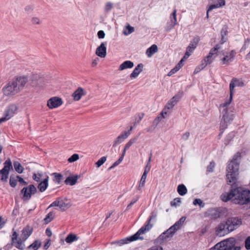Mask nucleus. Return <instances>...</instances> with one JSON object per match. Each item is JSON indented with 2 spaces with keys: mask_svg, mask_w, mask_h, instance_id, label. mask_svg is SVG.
<instances>
[{
  "mask_svg": "<svg viewBox=\"0 0 250 250\" xmlns=\"http://www.w3.org/2000/svg\"><path fill=\"white\" fill-rule=\"evenodd\" d=\"M29 82L35 89V92H40L48 83L47 78H41L38 74H32L29 80L26 75H21L17 78V87L19 90L22 89L26 83Z\"/></svg>",
  "mask_w": 250,
  "mask_h": 250,
  "instance_id": "f257e3e1",
  "label": "nucleus"
},
{
  "mask_svg": "<svg viewBox=\"0 0 250 250\" xmlns=\"http://www.w3.org/2000/svg\"><path fill=\"white\" fill-rule=\"evenodd\" d=\"M221 199L224 202L232 200L236 204L244 205L250 203V191L244 188L232 189L229 193L223 194Z\"/></svg>",
  "mask_w": 250,
  "mask_h": 250,
  "instance_id": "f03ea898",
  "label": "nucleus"
},
{
  "mask_svg": "<svg viewBox=\"0 0 250 250\" xmlns=\"http://www.w3.org/2000/svg\"><path fill=\"white\" fill-rule=\"evenodd\" d=\"M241 158V154L237 152L234 155L232 160L229 164L227 167V182L231 186L236 184L239 174V164Z\"/></svg>",
  "mask_w": 250,
  "mask_h": 250,
  "instance_id": "7ed1b4c3",
  "label": "nucleus"
},
{
  "mask_svg": "<svg viewBox=\"0 0 250 250\" xmlns=\"http://www.w3.org/2000/svg\"><path fill=\"white\" fill-rule=\"evenodd\" d=\"M186 219V217H182L173 225L160 235L156 239V243L161 244L169 240L174 236L176 232L181 229Z\"/></svg>",
  "mask_w": 250,
  "mask_h": 250,
  "instance_id": "20e7f679",
  "label": "nucleus"
},
{
  "mask_svg": "<svg viewBox=\"0 0 250 250\" xmlns=\"http://www.w3.org/2000/svg\"><path fill=\"white\" fill-rule=\"evenodd\" d=\"M232 99V95H229V97L225 102L220 105V112L222 116L220 123V130L223 132L233 120V115L229 112L228 106L230 104Z\"/></svg>",
  "mask_w": 250,
  "mask_h": 250,
  "instance_id": "39448f33",
  "label": "nucleus"
},
{
  "mask_svg": "<svg viewBox=\"0 0 250 250\" xmlns=\"http://www.w3.org/2000/svg\"><path fill=\"white\" fill-rule=\"evenodd\" d=\"M156 214H152L148 221V223L145 227H142L134 235L126 238L124 239H122L119 241L120 245L127 244L128 242H132L138 239L143 240L144 237L141 236V235L145 234L148 231L152 228L153 225L150 223V221L156 217Z\"/></svg>",
  "mask_w": 250,
  "mask_h": 250,
  "instance_id": "423d86ee",
  "label": "nucleus"
},
{
  "mask_svg": "<svg viewBox=\"0 0 250 250\" xmlns=\"http://www.w3.org/2000/svg\"><path fill=\"white\" fill-rule=\"evenodd\" d=\"M235 239L230 237L217 243L209 250H240V247H235Z\"/></svg>",
  "mask_w": 250,
  "mask_h": 250,
  "instance_id": "0eeeda50",
  "label": "nucleus"
},
{
  "mask_svg": "<svg viewBox=\"0 0 250 250\" xmlns=\"http://www.w3.org/2000/svg\"><path fill=\"white\" fill-rule=\"evenodd\" d=\"M33 231V228L29 226H26L21 230L20 238H17V248L23 250L25 248L24 244L25 241L31 235Z\"/></svg>",
  "mask_w": 250,
  "mask_h": 250,
  "instance_id": "6e6552de",
  "label": "nucleus"
},
{
  "mask_svg": "<svg viewBox=\"0 0 250 250\" xmlns=\"http://www.w3.org/2000/svg\"><path fill=\"white\" fill-rule=\"evenodd\" d=\"M220 48L219 44H216L209 51L208 55L201 62V68H204L208 64L212 63L218 56V50Z\"/></svg>",
  "mask_w": 250,
  "mask_h": 250,
  "instance_id": "1a4fd4ad",
  "label": "nucleus"
},
{
  "mask_svg": "<svg viewBox=\"0 0 250 250\" xmlns=\"http://www.w3.org/2000/svg\"><path fill=\"white\" fill-rule=\"evenodd\" d=\"M12 169H13L12 162L8 159L4 163V167L0 170V177L2 181H7L9 172Z\"/></svg>",
  "mask_w": 250,
  "mask_h": 250,
  "instance_id": "9d476101",
  "label": "nucleus"
},
{
  "mask_svg": "<svg viewBox=\"0 0 250 250\" xmlns=\"http://www.w3.org/2000/svg\"><path fill=\"white\" fill-rule=\"evenodd\" d=\"M37 192V188L33 185H30L28 187H24L21 190L22 199L24 201H28L32 194Z\"/></svg>",
  "mask_w": 250,
  "mask_h": 250,
  "instance_id": "9b49d317",
  "label": "nucleus"
},
{
  "mask_svg": "<svg viewBox=\"0 0 250 250\" xmlns=\"http://www.w3.org/2000/svg\"><path fill=\"white\" fill-rule=\"evenodd\" d=\"M230 232L239 228L242 224L241 219L238 217H229L225 222Z\"/></svg>",
  "mask_w": 250,
  "mask_h": 250,
  "instance_id": "f8f14e48",
  "label": "nucleus"
},
{
  "mask_svg": "<svg viewBox=\"0 0 250 250\" xmlns=\"http://www.w3.org/2000/svg\"><path fill=\"white\" fill-rule=\"evenodd\" d=\"M223 210L222 208H210L205 213V216L211 219H216L221 217Z\"/></svg>",
  "mask_w": 250,
  "mask_h": 250,
  "instance_id": "ddd939ff",
  "label": "nucleus"
},
{
  "mask_svg": "<svg viewBox=\"0 0 250 250\" xmlns=\"http://www.w3.org/2000/svg\"><path fill=\"white\" fill-rule=\"evenodd\" d=\"M215 232L217 236H224L230 233V231L227 227L225 222L220 223L215 228Z\"/></svg>",
  "mask_w": 250,
  "mask_h": 250,
  "instance_id": "4468645a",
  "label": "nucleus"
},
{
  "mask_svg": "<svg viewBox=\"0 0 250 250\" xmlns=\"http://www.w3.org/2000/svg\"><path fill=\"white\" fill-rule=\"evenodd\" d=\"M199 41V39L197 37L194 38L190 42L187 48V51L183 57V59H188L192 53L194 49L196 48L197 44Z\"/></svg>",
  "mask_w": 250,
  "mask_h": 250,
  "instance_id": "2eb2a0df",
  "label": "nucleus"
},
{
  "mask_svg": "<svg viewBox=\"0 0 250 250\" xmlns=\"http://www.w3.org/2000/svg\"><path fill=\"white\" fill-rule=\"evenodd\" d=\"M62 101L61 98L54 97L47 101V106L50 109L57 108L62 104Z\"/></svg>",
  "mask_w": 250,
  "mask_h": 250,
  "instance_id": "dca6fc26",
  "label": "nucleus"
},
{
  "mask_svg": "<svg viewBox=\"0 0 250 250\" xmlns=\"http://www.w3.org/2000/svg\"><path fill=\"white\" fill-rule=\"evenodd\" d=\"M106 43L105 42H102L100 45L98 47L96 50V54L102 58H105L106 55Z\"/></svg>",
  "mask_w": 250,
  "mask_h": 250,
  "instance_id": "f3484780",
  "label": "nucleus"
},
{
  "mask_svg": "<svg viewBox=\"0 0 250 250\" xmlns=\"http://www.w3.org/2000/svg\"><path fill=\"white\" fill-rule=\"evenodd\" d=\"M16 88V82L15 81L9 82L3 88L4 94H11L13 92Z\"/></svg>",
  "mask_w": 250,
  "mask_h": 250,
  "instance_id": "a211bd4d",
  "label": "nucleus"
},
{
  "mask_svg": "<svg viewBox=\"0 0 250 250\" xmlns=\"http://www.w3.org/2000/svg\"><path fill=\"white\" fill-rule=\"evenodd\" d=\"M181 99L180 95H175L170 100L168 101L167 104L166 105L171 109L173 110L174 106L177 104V103Z\"/></svg>",
  "mask_w": 250,
  "mask_h": 250,
  "instance_id": "6ab92c4d",
  "label": "nucleus"
},
{
  "mask_svg": "<svg viewBox=\"0 0 250 250\" xmlns=\"http://www.w3.org/2000/svg\"><path fill=\"white\" fill-rule=\"evenodd\" d=\"M244 83L242 80L236 79H233L230 83V94H232L233 92V90L234 87L236 86H241L243 85Z\"/></svg>",
  "mask_w": 250,
  "mask_h": 250,
  "instance_id": "aec40b11",
  "label": "nucleus"
},
{
  "mask_svg": "<svg viewBox=\"0 0 250 250\" xmlns=\"http://www.w3.org/2000/svg\"><path fill=\"white\" fill-rule=\"evenodd\" d=\"M80 177L81 176L78 175L69 176L66 178L65 180V183L66 185L73 186L77 183V180L79 178H80Z\"/></svg>",
  "mask_w": 250,
  "mask_h": 250,
  "instance_id": "412c9836",
  "label": "nucleus"
},
{
  "mask_svg": "<svg viewBox=\"0 0 250 250\" xmlns=\"http://www.w3.org/2000/svg\"><path fill=\"white\" fill-rule=\"evenodd\" d=\"M48 180L49 177L47 176L42 181H41L40 183L39 184L38 188L41 192H43L46 189L48 186Z\"/></svg>",
  "mask_w": 250,
  "mask_h": 250,
  "instance_id": "4be33fe9",
  "label": "nucleus"
},
{
  "mask_svg": "<svg viewBox=\"0 0 250 250\" xmlns=\"http://www.w3.org/2000/svg\"><path fill=\"white\" fill-rule=\"evenodd\" d=\"M235 52L234 50H232L229 55H226L222 59L223 64H227L234 60Z\"/></svg>",
  "mask_w": 250,
  "mask_h": 250,
  "instance_id": "5701e85b",
  "label": "nucleus"
},
{
  "mask_svg": "<svg viewBox=\"0 0 250 250\" xmlns=\"http://www.w3.org/2000/svg\"><path fill=\"white\" fill-rule=\"evenodd\" d=\"M172 111V110L170 108L165 105V106L164 107V108H163V109L158 116H160L162 119H165L168 117L170 115Z\"/></svg>",
  "mask_w": 250,
  "mask_h": 250,
  "instance_id": "b1692460",
  "label": "nucleus"
},
{
  "mask_svg": "<svg viewBox=\"0 0 250 250\" xmlns=\"http://www.w3.org/2000/svg\"><path fill=\"white\" fill-rule=\"evenodd\" d=\"M129 136V132H125L122 133L116 138L114 141V145H118L123 142L125 139L128 138Z\"/></svg>",
  "mask_w": 250,
  "mask_h": 250,
  "instance_id": "393cba45",
  "label": "nucleus"
},
{
  "mask_svg": "<svg viewBox=\"0 0 250 250\" xmlns=\"http://www.w3.org/2000/svg\"><path fill=\"white\" fill-rule=\"evenodd\" d=\"M134 63L130 61H125L120 64L119 70L123 71L126 69L131 68L133 67Z\"/></svg>",
  "mask_w": 250,
  "mask_h": 250,
  "instance_id": "a878e982",
  "label": "nucleus"
},
{
  "mask_svg": "<svg viewBox=\"0 0 250 250\" xmlns=\"http://www.w3.org/2000/svg\"><path fill=\"white\" fill-rule=\"evenodd\" d=\"M71 206L70 202L66 199L61 200L59 208L62 211L69 208Z\"/></svg>",
  "mask_w": 250,
  "mask_h": 250,
  "instance_id": "bb28decb",
  "label": "nucleus"
},
{
  "mask_svg": "<svg viewBox=\"0 0 250 250\" xmlns=\"http://www.w3.org/2000/svg\"><path fill=\"white\" fill-rule=\"evenodd\" d=\"M143 64L140 63L133 70V72L130 74V78L131 79H134L136 78L139 74L140 73V72L142 71L143 69Z\"/></svg>",
  "mask_w": 250,
  "mask_h": 250,
  "instance_id": "cd10ccee",
  "label": "nucleus"
},
{
  "mask_svg": "<svg viewBox=\"0 0 250 250\" xmlns=\"http://www.w3.org/2000/svg\"><path fill=\"white\" fill-rule=\"evenodd\" d=\"M157 51V46L156 44H153L146 50V54L148 58H150L154 53Z\"/></svg>",
  "mask_w": 250,
  "mask_h": 250,
  "instance_id": "c85d7f7f",
  "label": "nucleus"
},
{
  "mask_svg": "<svg viewBox=\"0 0 250 250\" xmlns=\"http://www.w3.org/2000/svg\"><path fill=\"white\" fill-rule=\"evenodd\" d=\"M12 243L7 244L6 246L1 249V250H10L13 245L15 243V240L16 239V231L14 229H13L12 235L11 237Z\"/></svg>",
  "mask_w": 250,
  "mask_h": 250,
  "instance_id": "c756f323",
  "label": "nucleus"
},
{
  "mask_svg": "<svg viewBox=\"0 0 250 250\" xmlns=\"http://www.w3.org/2000/svg\"><path fill=\"white\" fill-rule=\"evenodd\" d=\"M162 119L159 116L157 117L156 119L153 122V125L150 127L146 128V130L147 132H152L157 126L159 123L161 121Z\"/></svg>",
  "mask_w": 250,
  "mask_h": 250,
  "instance_id": "7c9ffc66",
  "label": "nucleus"
},
{
  "mask_svg": "<svg viewBox=\"0 0 250 250\" xmlns=\"http://www.w3.org/2000/svg\"><path fill=\"white\" fill-rule=\"evenodd\" d=\"M78 240L77 236L74 233H69L67 235L65 238V242L67 243H72L74 241H76Z\"/></svg>",
  "mask_w": 250,
  "mask_h": 250,
  "instance_id": "2f4dec72",
  "label": "nucleus"
},
{
  "mask_svg": "<svg viewBox=\"0 0 250 250\" xmlns=\"http://www.w3.org/2000/svg\"><path fill=\"white\" fill-rule=\"evenodd\" d=\"M187 188L183 184L179 185L177 187V191L181 196L185 195L187 193Z\"/></svg>",
  "mask_w": 250,
  "mask_h": 250,
  "instance_id": "473e14b6",
  "label": "nucleus"
},
{
  "mask_svg": "<svg viewBox=\"0 0 250 250\" xmlns=\"http://www.w3.org/2000/svg\"><path fill=\"white\" fill-rule=\"evenodd\" d=\"M147 175L143 174L141 180L140 181L139 185L137 187V189L139 191H141L142 188L144 187L146 183Z\"/></svg>",
  "mask_w": 250,
  "mask_h": 250,
  "instance_id": "72a5a7b5",
  "label": "nucleus"
},
{
  "mask_svg": "<svg viewBox=\"0 0 250 250\" xmlns=\"http://www.w3.org/2000/svg\"><path fill=\"white\" fill-rule=\"evenodd\" d=\"M41 245V242L36 240L28 247V250H37Z\"/></svg>",
  "mask_w": 250,
  "mask_h": 250,
  "instance_id": "f704fd0d",
  "label": "nucleus"
},
{
  "mask_svg": "<svg viewBox=\"0 0 250 250\" xmlns=\"http://www.w3.org/2000/svg\"><path fill=\"white\" fill-rule=\"evenodd\" d=\"M183 60L182 59L181 60V61L179 62V63L178 64H177L176 66L174 68L171 69L169 72V73H168V76H170L174 74V73H175L177 71H178L181 68V67L182 66L181 64H182Z\"/></svg>",
  "mask_w": 250,
  "mask_h": 250,
  "instance_id": "c9c22d12",
  "label": "nucleus"
},
{
  "mask_svg": "<svg viewBox=\"0 0 250 250\" xmlns=\"http://www.w3.org/2000/svg\"><path fill=\"white\" fill-rule=\"evenodd\" d=\"M14 113L11 110H8L6 113L5 116L0 119V125L3 122H5L9 120L12 116H13Z\"/></svg>",
  "mask_w": 250,
  "mask_h": 250,
  "instance_id": "e433bc0d",
  "label": "nucleus"
},
{
  "mask_svg": "<svg viewBox=\"0 0 250 250\" xmlns=\"http://www.w3.org/2000/svg\"><path fill=\"white\" fill-rule=\"evenodd\" d=\"M134 31V28L133 27L131 26L129 24L126 26L124 30L123 34L127 36Z\"/></svg>",
  "mask_w": 250,
  "mask_h": 250,
  "instance_id": "4c0bfd02",
  "label": "nucleus"
},
{
  "mask_svg": "<svg viewBox=\"0 0 250 250\" xmlns=\"http://www.w3.org/2000/svg\"><path fill=\"white\" fill-rule=\"evenodd\" d=\"M177 10L175 9L169 16V21L178 23L177 20Z\"/></svg>",
  "mask_w": 250,
  "mask_h": 250,
  "instance_id": "58836bf2",
  "label": "nucleus"
},
{
  "mask_svg": "<svg viewBox=\"0 0 250 250\" xmlns=\"http://www.w3.org/2000/svg\"><path fill=\"white\" fill-rule=\"evenodd\" d=\"M177 23L175 22H172L171 21H168L167 22L166 26H165V30L168 32L170 31Z\"/></svg>",
  "mask_w": 250,
  "mask_h": 250,
  "instance_id": "ea45409f",
  "label": "nucleus"
},
{
  "mask_svg": "<svg viewBox=\"0 0 250 250\" xmlns=\"http://www.w3.org/2000/svg\"><path fill=\"white\" fill-rule=\"evenodd\" d=\"M54 175L53 181L57 183H60L62 180V176L60 173H53L52 174Z\"/></svg>",
  "mask_w": 250,
  "mask_h": 250,
  "instance_id": "a19ab883",
  "label": "nucleus"
},
{
  "mask_svg": "<svg viewBox=\"0 0 250 250\" xmlns=\"http://www.w3.org/2000/svg\"><path fill=\"white\" fill-rule=\"evenodd\" d=\"M54 217V213L53 212H49L44 219V221L46 224L50 222Z\"/></svg>",
  "mask_w": 250,
  "mask_h": 250,
  "instance_id": "79ce46f5",
  "label": "nucleus"
},
{
  "mask_svg": "<svg viewBox=\"0 0 250 250\" xmlns=\"http://www.w3.org/2000/svg\"><path fill=\"white\" fill-rule=\"evenodd\" d=\"M113 7V4L111 2H106L104 6V11L105 13H108L110 12Z\"/></svg>",
  "mask_w": 250,
  "mask_h": 250,
  "instance_id": "37998d69",
  "label": "nucleus"
},
{
  "mask_svg": "<svg viewBox=\"0 0 250 250\" xmlns=\"http://www.w3.org/2000/svg\"><path fill=\"white\" fill-rule=\"evenodd\" d=\"M19 183L20 186H24L28 184V183L25 181V179L17 175V183Z\"/></svg>",
  "mask_w": 250,
  "mask_h": 250,
  "instance_id": "c03bdc74",
  "label": "nucleus"
},
{
  "mask_svg": "<svg viewBox=\"0 0 250 250\" xmlns=\"http://www.w3.org/2000/svg\"><path fill=\"white\" fill-rule=\"evenodd\" d=\"M42 174L41 173H35L33 175V179L37 182H41L42 179Z\"/></svg>",
  "mask_w": 250,
  "mask_h": 250,
  "instance_id": "a18cd8bd",
  "label": "nucleus"
},
{
  "mask_svg": "<svg viewBox=\"0 0 250 250\" xmlns=\"http://www.w3.org/2000/svg\"><path fill=\"white\" fill-rule=\"evenodd\" d=\"M137 139V137H135L131 139L125 145V148L128 149L134 143L136 142Z\"/></svg>",
  "mask_w": 250,
  "mask_h": 250,
  "instance_id": "49530a36",
  "label": "nucleus"
},
{
  "mask_svg": "<svg viewBox=\"0 0 250 250\" xmlns=\"http://www.w3.org/2000/svg\"><path fill=\"white\" fill-rule=\"evenodd\" d=\"M106 160V157L103 156L101 157L96 163L95 165L97 167H100L103 164L105 163Z\"/></svg>",
  "mask_w": 250,
  "mask_h": 250,
  "instance_id": "de8ad7c7",
  "label": "nucleus"
},
{
  "mask_svg": "<svg viewBox=\"0 0 250 250\" xmlns=\"http://www.w3.org/2000/svg\"><path fill=\"white\" fill-rule=\"evenodd\" d=\"M181 202V199L180 198H176L170 203L171 206L176 207L179 206Z\"/></svg>",
  "mask_w": 250,
  "mask_h": 250,
  "instance_id": "09e8293b",
  "label": "nucleus"
},
{
  "mask_svg": "<svg viewBox=\"0 0 250 250\" xmlns=\"http://www.w3.org/2000/svg\"><path fill=\"white\" fill-rule=\"evenodd\" d=\"M193 204L194 205L196 206L198 205L200 207L203 208L205 206V203L200 199H196L194 200Z\"/></svg>",
  "mask_w": 250,
  "mask_h": 250,
  "instance_id": "8fccbe9b",
  "label": "nucleus"
},
{
  "mask_svg": "<svg viewBox=\"0 0 250 250\" xmlns=\"http://www.w3.org/2000/svg\"><path fill=\"white\" fill-rule=\"evenodd\" d=\"M79 158V156L78 154H74L68 159V161L69 163H72L78 160Z\"/></svg>",
  "mask_w": 250,
  "mask_h": 250,
  "instance_id": "3c124183",
  "label": "nucleus"
},
{
  "mask_svg": "<svg viewBox=\"0 0 250 250\" xmlns=\"http://www.w3.org/2000/svg\"><path fill=\"white\" fill-rule=\"evenodd\" d=\"M31 22L33 24H40L41 23V20L37 17H33L31 19Z\"/></svg>",
  "mask_w": 250,
  "mask_h": 250,
  "instance_id": "603ef678",
  "label": "nucleus"
},
{
  "mask_svg": "<svg viewBox=\"0 0 250 250\" xmlns=\"http://www.w3.org/2000/svg\"><path fill=\"white\" fill-rule=\"evenodd\" d=\"M215 164L214 162H211L209 165L207 167V171L208 172H213L215 167Z\"/></svg>",
  "mask_w": 250,
  "mask_h": 250,
  "instance_id": "864d4df0",
  "label": "nucleus"
},
{
  "mask_svg": "<svg viewBox=\"0 0 250 250\" xmlns=\"http://www.w3.org/2000/svg\"><path fill=\"white\" fill-rule=\"evenodd\" d=\"M24 170L23 167L20 163L17 162V172L21 173Z\"/></svg>",
  "mask_w": 250,
  "mask_h": 250,
  "instance_id": "5fc2aeb1",
  "label": "nucleus"
},
{
  "mask_svg": "<svg viewBox=\"0 0 250 250\" xmlns=\"http://www.w3.org/2000/svg\"><path fill=\"white\" fill-rule=\"evenodd\" d=\"M245 247L248 250H250V236H249L245 240Z\"/></svg>",
  "mask_w": 250,
  "mask_h": 250,
  "instance_id": "6e6d98bb",
  "label": "nucleus"
},
{
  "mask_svg": "<svg viewBox=\"0 0 250 250\" xmlns=\"http://www.w3.org/2000/svg\"><path fill=\"white\" fill-rule=\"evenodd\" d=\"M212 1L214 2H217V4L220 7L224 6L226 3L225 0H212Z\"/></svg>",
  "mask_w": 250,
  "mask_h": 250,
  "instance_id": "4d7b16f0",
  "label": "nucleus"
},
{
  "mask_svg": "<svg viewBox=\"0 0 250 250\" xmlns=\"http://www.w3.org/2000/svg\"><path fill=\"white\" fill-rule=\"evenodd\" d=\"M86 92L83 88L79 87L75 91L73 94H84Z\"/></svg>",
  "mask_w": 250,
  "mask_h": 250,
  "instance_id": "13d9d810",
  "label": "nucleus"
},
{
  "mask_svg": "<svg viewBox=\"0 0 250 250\" xmlns=\"http://www.w3.org/2000/svg\"><path fill=\"white\" fill-rule=\"evenodd\" d=\"M124 158V156L121 155V157H120V158L113 164V167H116L117 166H118L122 162Z\"/></svg>",
  "mask_w": 250,
  "mask_h": 250,
  "instance_id": "bf43d9fd",
  "label": "nucleus"
},
{
  "mask_svg": "<svg viewBox=\"0 0 250 250\" xmlns=\"http://www.w3.org/2000/svg\"><path fill=\"white\" fill-rule=\"evenodd\" d=\"M124 158V156L121 155V157H120V158L113 164V167H116L117 166H118L122 162Z\"/></svg>",
  "mask_w": 250,
  "mask_h": 250,
  "instance_id": "052dcab7",
  "label": "nucleus"
},
{
  "mask_svg": "<svg viewBox=\"0 0 250 250\" xmlns=\"http://www.w3.org/2000/svg\"><path fill=\"white\" fill-rule=\"evenodd\" d=\"M124 158V156L121 155V157H120V158L113 164V167H116L117 166H118L122 162Z\"/></svg>",
  "mask_w": 250,
  "mask_h": 250,
  "instance_id": "680f3d73",
  "label": "nucleus"
},
{
  "mask_svg": "<svg viewBox=\"0 0 250 250\" xmlns=\"http://www.w3.org/2000/svg\"><path fill=\"white\" fill-rule=\"evenodd\" d=\"M124 158V156L121 155V157H120V158L113 164V167H116L117 166H118L122 162Z\"/></svg>",
  "mask_w": 250,
  "mask_h": 250,
  "instance_id": "e2e57ef3",
  "label": "nucleus"
},
{
  "mask_svg": "<svg viewBox=\"0 0 250 250\" xmlns=\"http://www.w3.org/2000/svg\"><path fill=\"white\" fill-rule=\"evenodd\" d=\"M124 158V156L121 155V157H120V158L113 164V167H116L117 166H118L122 162Z\"/></svg>",
  "mask_w": 250,
  "mask_h": 250,
  "instance_id": "0e129e2a",
  "label": "nucleus"
},
{
  "mask_svg": "<svg viewBox=\"0 0 250 250\" xmlns=\"http://www.w3.org/2000/svg\"><path fill=\"white\" fill-rule=\"evenodd\" d=\"M124 158V156L121 155V157H120V158L113 164V167H116L117 166H118L122 162Z\"/></svg>",
  "mask_w": 250,
  "mask_h": 250,
  "instance_id": "69168bd1",
  "label": "nucleus"
},
{
  "mask_svg": "<svg viewBox=\"0 0 250 250\" xmlns=\"http://www.w3.org/2000/svg\"><path fill=\"white\" fill-rule=\"evenodd\" d=\"M124 158V156L121 155V157H120V158L113 164V167H116L117 166H118L122 162Z\"/></svg>",
  "mask_w": 250,
  "mask_h": 250,
  "instance_id": "338daca9",
  "label": "nucleus"
},
{
  "mask_svg": "<svg viewBox=\"0 0 250 250\" xmlns=\"http://www.w3.org/2000/svg\"><path fill=\"white\" fill-rule=\"evenodd\" d=\"M150 168H151V164H147L145 167V170H144L143 174L147 175L150 169Z\"/></svg>",
  "mask_w": 250,
  "mask_h": 250,
  "instance_id": "774afa93",
  "label": "nucleus"
}]
</instances>
